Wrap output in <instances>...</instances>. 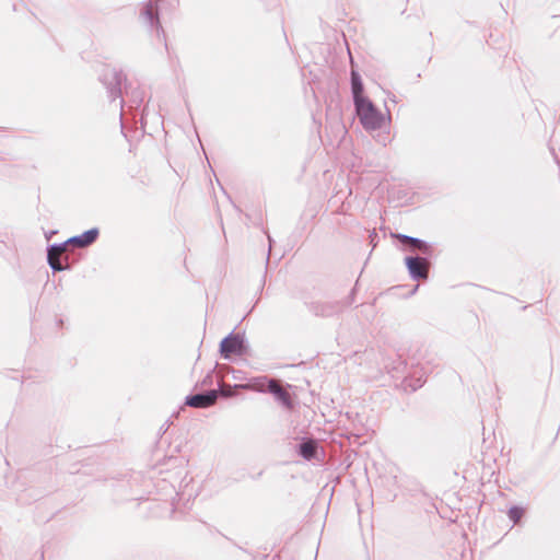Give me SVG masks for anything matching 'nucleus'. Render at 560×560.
I'll use <instances>...</instances> for the list:
<instances>
[{
	"instance_id": "nucleus-1",
	"label": "nucleus",
	"mask_w": 560,
	"mask_h": 560,
	"mask_svg": "<svg viewBox=\"0 0 560 560\" xmlns=\"http://www.w3.org/2000/svg\"><path fill=\"white\" fill-rule=\"evenodd\" d=\"M357 115L362 126L368 130H375L382 127L383 115L375 108L366 97L354 103Z\"/></svg>"
},
{
	"instance_id": "nucleus-2",
	"label": "nucleus",
	"mask_w": 560,
	"mask_h": 560,
	"mask_svg": "<svg viewBox=\"0 0 560 560\" xmlns=\"http://www.w3.org/2000/svg\"><path fill=\"white\" fill-rule=\"evenodd\" d=\"M244 350V339L240 335L230 334L220 345V351L223 358L228 359L232 354H242Z\"/></svg>"
},
{
	"instance_id": "nucleus-3",
	"label": "nucleus",
	"mask_w": 560,
	"mask_h": 560,
	"mask_svg": "<svg viewBox=\"0 0 560 560\" xmlns=\"http://www.w3.org/2000/svg\"><path fill=\"white\" fill-rule=\"evenodd\" d=\"M122 73L117 72L115 70L107 71L103 74L102 81L107 86L108 97L112 101L121 96V83H122Z\"/></svg>"
},
{
	"instance_id": "nucleus-4",
	"label": "nucleus",
	"mask_w": 560,
	"mask_h": 560,
	"mask_svg": "<svg viewBox=\"0 0 560 560\" xmlns=\"http://www.w3.org/2000/svg\"><path fill=\"white\" fill-rule=\"evenodd\" d=\"M406 266L412 279H427L429 272V262L425 258L407 257Z\"/></svg>"
},
{
	"instance_id": "nucleus-5",
	"label": "nucleus",
	"mask_w": 560,
	"mask_h": 560,
	"mask_svg": "<svg viewBox=\"0 0 560 560\" xmlns=\"http://www.w3.org/2000/svg\"><path fill=\"white\" fill-rule=\"evenodd\" d=\"M218 398V392L212 389L205 394H197L187 397L186 404L194 408H207L212 406Z\"/></svg>"
},
{
	"instance_id": "nucleus-6",
	"label": "nucleus",
	"mask_w": 560,
	"mask_h": 560,
	"mask_svg": "<svg viewBox=\"0 0 560 560\" xmlns=\"http://www.w3.org/2000/svg\"><path fill=\"white\" fill-rule=\"evenodd\" d=\"M67 243L62 245H52L48 250V264L55 271H61L66 267L61 262V255L66 249Z\"/></svg>"
},
{
	"instance_id": "nucleus-7",
	"label": "nucleus",
	"mask_w": 560,
	"mask_h": 560,
	"mask_svg": "<svg viewBox=\"0 0 560 560\" xmlns=\"http://www.w3.org/2000/svg\"><path fill=\"white\" fill-rule=\"evenodd\" d=\"M266 383L268 385V390L271 394H273L279 401H281L287 407L291 405L289 394L281 387V385L277 381L262 378L261 385H265Z\"/></svg>"
},
{
	"instance_id": "nucleus-8",
	"label": "nucleus",
	"mask_w": 560,
	"mask_h": 560,
	"mask_svg": "<svg viewBox=\"0 0 560 560\" xmlns=\"http://www.w3.org/2000/svg\"><path fill=\"white\" fill-rule=\"evenodd\" d=\"M397 237L402 243H408L410 245L411 252H420L425 255H430V253H431V246L420 238H416V237H411V236L402 235V234L397 235Z\"/></svg>"
},
{
	"instance_id": "nucleus-9",
	"label": "nucleus",
	"mask_w": 560,
	"mask_h": 560,
	"mask_svg": "<svg viewBox=\"0 0 560 560\" xmlns=\"http://www.w3.org/2000/svg\"><path fill=\"white\" fill-rule=\"evenodd\" d=\"M98 235L97 229H91L83 234L79 236H74L68 241V243H71L73 245H77L78 247H85L90 244H92Z\"/></svg>"
},
{
	"instance_id": "nucleus-10",
	"label": "nucleus",
	"mask_w": 560,
	"mask_h": 560,
	"mask_svg": "<svg viewBox=\"0 0 560 560\" xmlns=\"http://www.w3.org/2000/svg\"><path fill=\"white\" fill-rule=\"evenodd\" d=\"M351 90L354 103L358 102L359 100L366 98L365 96H363V83L361 77L354 70L351 71Z\"/></svg>"
},
{
	"instance_id": "nucleus-11",
	"label": "nucleus",
	"mask_w": 560,
	"mask_h": 560,
	"mask_svg": "<svg viewBox=\"0 0 560 560\" xmlns=\"http://www.w3.org/2000/svg\"><path fill=\"white\" fill-rule=\"evenodd\" d=\"M141 15L148 21L149 24L159 22L158 19V4L156 1L150 0L143 8Z\"/></svg>"
},
{
	"instance_id": "nucleus-12",
	"label": "nucleus",
	"mask_w": 560,
	"mask_h": 560,
	"mask_svg": "<svg viewBox=\"0 0 560 560\" xmlns=\"http://www.w3.org/2000/svg\"><path fill=\"white\" fill-rule=\"evenodd\" d=\"M416 374L417 377L410 376L405 378V386L411 388V390L420 388L425 382L424 374L421 371H416L415 375Z\"/></svg>"
},
{
	"instance_id": "nucleus-13",
	"label": "nucleus",
	"mask_w": 560,
	"mask_h": 560,
	"mask_svg": "<svg viewBox=\"0 0 560 560\" xmlns=\"http://www.w3.org/2000/svg\"><path fill=\"white\" fill-rule=\"evenodd\" d=\"M315 453H316V444L314 441L310 440V441L303 442L300 445V455L303 458L310 460L315 456Z\"/></svg>"
},
{
	"instance_id": "nucleus-14",
	"label": "nucleus",
	"mask_w": 560,
	"mask_h": 560,
	"mask_svg": "<svg viewBox=\"0 0 560 560\" xmlns=\"http://www.w3.org/2000/svg\"><path fill=\"white\" fill-rule=\"evenodd\" d=\"M523 516V510L517 506H513L509 510V517L514 522L517 523L520 518Z\"/></svg>"
},
{
	"instance_id": "nucleus-15",
	"label": "nucleus",
	"mask_w": 560,
	"mask_h": 560,
	"mask_svg": "<svg viewBox=\"0 0 560 560\" xmlns=\"http://www.w3.org/2000/svg\"><path fill=\"white\" fill-rule=\"evenodd\" d=\"M143 97H144V94L142 91H140V90L133 91L132 98H131L132 106H136V107L140 106V104L143 102Z\"/></svg>"
}]
</instances>
